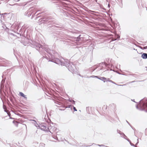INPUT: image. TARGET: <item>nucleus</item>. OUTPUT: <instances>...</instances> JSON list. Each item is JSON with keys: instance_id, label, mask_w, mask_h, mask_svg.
I'll return each instance as SVG.
<instances>
[{"instance_id": "1", "label": "nucleus", "mask_w": 147, "mask_h": 147, "mask_svg": "<svg viewBox=\"0 0 147 147\" xmlns=\"http://www.w3.org/2000/svg\"><path fill=\"white\" fill-rule=\"evenodd\" d=\"M142 108L147 112V103H144L142 107Z\"/></svg>"}, {"instance_id": "3", "label": "nucleus", "mask_w": 147, "mask_h": 147, "mask_svg": "<svg viewBox=\"0 0 147 147\" xmlns=\"http://www.w3.org/2000/svg\"><path fill=\"white\" fill-rule=\"evenodd\" d=\"M99 79L103 81L104 82H105L107 80L106 78L104 77H101V78H99Z\"/></svg>"}, {"instance_id": "5", "label": "nucleus", "mask_w": 147, "mask_h": 147, "mask_svg": "<svg viewBox=\"0 0 147 147\" xmlns=\"http://www.w3.org/2000/svg\"><path fill=\"white\" fill-rule=\"evenodd\" d=\"M13 123L16 126V127H18V124L19 123L17 121H13Z\"/></svg>"}, {"instance_id": "7", "label": "nucleus", "mask_w": 147, "mask_h": 147, "mask_svg": "<svg viewBox=\"0 0 147 147\" xmlns=\"http://www.w3.org/2000/svg\"><path fill=\"white\" fill-rule=\"evenodd\" d=\"M145 132L146 135H147V128L145 129Z\"/></svg>"}, {"instance_id": "4", "label": "nucleus", "mask_w": 147, "mask_h": 147, "mask_svg": "<svg viewBox=\"0 0 147 147\" xmlns=\"http://www.w3.org/2000/svg\"><path fill=\"white\" fill-rule=\"evenodd\" d=\"M20 94L21 96L24 97L25 98H27V97H26V96L24 95V94L22 92H20Z\"/></svg>"}, {"instance_id": "2", "label": "nucleus", "mask_w": 147, "mask_h": 147, "mask_svg": "<svg viewBox=\"0 0 147 147\" xmlns=\"http://www.w3.org/2000/svg\"><path fill=\"white\" fill-rule=\"evenodd\" d=\"M142 57L143 59H146L147 58V54L144 53L142 55Z\"/></svg>"}, {"instance_id": "9", "label": "nucleus", "mask_w": 147, "mask_h": 147, "mask_svg": "<svg viewBox=\"0 0 147 147\" xmlns=\"http://www.w3.org/2000/svg\"><path fill=\"white\" fill-rule=\"evenodd\" d=\"M8 113V115H9V116L10 115V113Z\"/></svg>"}, {"instance_id": "6", "label": "nucleus", "mask_w": 147, "mask_h": 147, "mask_svg": "<svg viewBox=\"0 0 147 147\" xmlns=\"http://www.w3.org/2000/svg\"><path fill=\"white\" fill-rule=\"evenodd\" d=\"M3 108L4 109L5 111V112H6L7 113V110L6 106H5V105H4L3 106Z\"/></svg>"}, {"instance_id": "8", "label": "nucleus", "mask_w": 147, "mask_h": 147, "mask_svg": "<svg viewBox=\"0 0 147 147\" xmlns=\"http://www.w3.org/2000/svg\"><path fill=\"white\" fill-rule=\"evenodd\" d=\"M74 110L76 111H77V110L76 109V108L75 107H74Z\"/></svg>"}]
</instances>
